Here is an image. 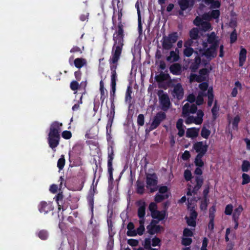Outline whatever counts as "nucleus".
I'll return each mask as SVG.
<instances>
[{
  "label": "nucleus",
  "instance_id": "nucleus-1",
  "mask_svg": "<svg viewBox=\"0 0 250 250\" xmlns=\"http://www.w3.org/2000/svg\"><path fill=\"white\" fill-rule=\"evenodd\" d=\"M219 45V41L214 32L208 34L207 39L203 42L202 48L197 52L198 57L195 58L197 64H206L211 59L217 56V47Z\"/></svg>",
  "mask_w": 250,
  "mask_h": 250
},
{
  "label": "nucleus",
  "instance_id": "nucleus-2",
  "mask_svg": "<svg viewBox=\"0 0 250 250\" xmlns=\"http://www.w3.org/2000/svg\"><path fill=\"white\" fill-rule=\"evenodd\" d=\"M220 15L218 10L212 11L210 14L207 13L203 15L202 17H197L194 21L195 25L200 26L203 31H208L212 30L211 26L209 22L206 21H209L211 19H217Z\"/></svg>",
  "mask_w": 250,
  "mask_h": 250
},
{
  "label": "nucleus",
  "instance_id": "nucleus-3",
  "mask_svg": "<svg viewBox=\"0 0 250 250\" xmlns=\"http://www.w3.org/2000/svg\"><path fill=\"white\" fill-rule=\"evenodd\" d=\"M114 40L115 44L113 49L115 48V50L113 52V55L110 59V61L112 63H115L119 59L122 51V47L123 45V33L122 30L120 29L116 34L114 35Z\"/></svg>",
  "mask_w": 250,
  "mask_h": 250
},
{
  "label": "nucleus",
  "instance_id": "nucleus-4",
  "mask_svg": "<svg viewBox=\"0 0 250 250\" xmlns=\"http://www.w3.org/2000/svg\"><path fill=\"white\" fill-rule=\"evenodd\" d=\"M62 125V124L55 122L52 124L50 127L48 135V143L52 148H55L59 144V131Z\"/></svg>",
  "mask_w": 250,
  "mask_h": 250
},
{
  "label": "nucleus",
  "instance_id": "nucleus-5",
  "mask_svg": "<svg viewBox=\"0 0 250 250\" xmlns=\"http://www.w3.org/2000/svg\"><path fill=\"white\" fill-rule=\"evenodd\" d=\"M188 209L190 210V215L188 217H186L187 222L188 226L195 227L196 225V219L197 217V213L193 209L194 207V202L193 203H189V201L192 202L191 199L188 197Z\"/></svg>",
  "mask_w": 250,
  "mask_h": 250
},
{
  "label": "nucleus",
  "instance_id": "nucleus-6",
  "mask_svg": "<svg viewBox=\"0 0 250 250\" xmlns=\"http://www.w3.org/2000/svg\"><path fill=\"white\" fill-rule=\"evenodd\" d=\"M149 210L151 212V215L152 218L156 219L159 221L164 219L165 217V212L164 211H159L157 209V206L155 203H151L148 207Z\"/></svg>",
  "mask_w": 250,
  "mask_h": 250
},
{
  "label": "nucleus",
  "instance_id": "nucleus-7",
  "mask_svg": "<svg viewBox=\"0 0 250 250\" xmlns=\"http://www.w3.org/2000/svg\"><path fill=\"white\" fill-rule=\"evenodd\" d=\"M177 39L178 35L177 33H174L170 34L168 37H164L162 43L163 48L167 50L170 49Z\"/></svg>",
  "mask_w": 250,
  "mask_h": 250
},
{
  "label": "nucleus",
  "instance_id": "nucleus-8",
  "mask_svg": "<svg viewBox=\"0 0 250 250\" xmlns=\"http://www.w3.org/2000/svg\"><path fill=\"white\" fill-rule=\"evenodd\" d=\"M196 117L193 116H189L188 117L185 123L186 124H195L196 125H201L203 122V117L204 116V113L201 110H199L197 112Z\"/></svg>",
  "mask_w": 250,
  "mask_h": 250
},
{
  "label": "nucleus",
  "instance_id": "nucleus-9",
  "mask_svg": "<svg viewBox=\"0 0 250 250\" xmlns=\"http://www.w3.org/2000/svg\"><path fill=\"white\" fill-rule=\"evenodd\" d=\"M157 177L155 174H148L146 177L147 188L151 192H154L157 190L156 185L157 184Z\"/></svg>",
  "mask_w": 250,
  "mask_h": 250
},
{
  "label": "nucleus",
  "instance_id": "nucleus-10",
  "mask_svg": "<svg viewBox=\"0 0 250 250\" xmlns=\"http://www.w3.org/2000/svg\"><path fill=\"white\" fill-rule=\"evenodd\" d=\"M199 88L201 91L196 100V104L199 105L202 104L203 103V97L206 95L205 92L208 90V85L206 83H203L199 84Z\"/></svg>",
  "mask_w": 250,
  "mask_h": 250
},
{
  "label": "nucleus",
  "instance_id": "nucleus-11",
  "mask_svg": "<svg viewBox=\"0 0 250 250\" xmlns=\"http://www.w3.org/2000/svg\"><path fill=\"white\" fill-rule=\"evenodd\" d=\"M193 148L198 154L203 155L207 150L208 145L205 143L199 142L193 145Z\"/></svg>",
  "mask_w": 250,
  "mask_h": 250
},
{
  "label": "nucleus",
  "instance_id": "nucleus-12",
  "mask_svg": "<svg viewBox=\"0 0 250 250\" xmlns=\"http://www.w3.org/2000/svg\"><path fill=\"white\" fill-rule=\"evenodd\" d=\"M165 117V114L163 112H160L157 114L151 124L150 129H154L156 128Z\"/></svg>",
  "mask_w": 250,
  "mask_h": 250
},
{
  "label": "nucleus",
  "instance_id": "nucleus-13",
  "mask_svg": "<svg viewBox=\"0 0 250 250\" xmlns=\"http://www.w3.org/2000/svg\"><path fill=\"white\" fill-rule=\"evenodd\" d=\"M147 231L151 234H154L161 232L163 228L160 225L156 224L153 221L147 226Z\"/></svg>",
  "mask_w": 250,
  "mask_h": 250
},
{
  "label": "nucleus",
  "instance_id": "nucleus-14",
  "mask_svg": "<svg viewBox=\"0 0 250 250\" xmlns=\"http://www.w3.org/2000/svg\"><path fill=\"white\" fill-rule=\"evenodd\" d=\"M116 66L111 67V86L112 88V92L114 95L116 91V81L117 79V75L116 72Z\"/></svg>",
  "mask_w": 250,
  "mask_h": 250
},
{
  "label": "nucleus",
  "instance_id": "nucleus-15",
  "mask_svg": "<svg viewBox=\"0 0 250 250\" xmlns=\"http://www.w3.org/2000/svg\"><path fill=\"white\" fill-rule=\"evenodd\" d=\"M197 106L195 104H190L186 103L183 107L182 114L183 116H187L189 113H193L197 110Z\"/></svg>",
  "mask_w": 250,
  "mask_h": 250
},
{
  "label": "nucleus",
  "instance_id": "nucleus-16",
  "mask_svg": "<svg viewBox=\"0 0 250 250\" xmlns=\"http://www.w3.org/2000/svg\"><path fill=\"white\" fill-rule=\"evenodd\" d=\"M173 96L176 97L178 99H181L184 96V90L182 85L177 83L173 87Z\"/></svg>",
  "mask_w": 250,
  "mask_h": 250
},
{
  "label": "nucleus",
  "instance_id": "nucleus-17",
  "mask_svg": "<svg viewBox=\"0 0 250 250\" xmlns=\"http://www.w3.org/2000/svg\"><path fill=\"white\" fill-rule=\"evenodd\" d=\"M139 208L138 209V215L139 217V220L141 219H145L144 216L146 214V204L143 201H140L138 202Z\"/></svg>",
  "mask_w": 250,
  "mask_h": 250
},
{
  "label": "nucleus",
  "instance_id": "nucleus-18",
  "mask_svg": "<svg viewBox=\"0 0 250 250\" xmlns=\"http://www.w3.org/2000/svg\"><path fill=\"white\" fill-rule=\"evenodd\" d=\"M179 51L176 49L175 51H170L169 55L167 57V60L170 62L177 61L179 59Z\"/></svg>",
  "mask_w": 250,
  "mask_h": 250
},
{
  "label": "nucleus",
  "instance_id": "nucleus-19",
  "mask_svg": "<svg viewBox=\"0 0 250 250\" xmlns=\"http://www.w3.org/2000/svg\"><path fill=\"white\" fill-rule=\"evenodd\" d=\"M178 3L181 9L185 10L193 5V0H179Z\"/></svg>",
  "mask_w": 250,
  "mask_h": 250
},
{
  "label": "nucleus",
  "instance_id": "nucleus-20",
  "mask_svg": "<svg viewBox=\"0 0 250 250\" xmlns=\"http://www.w3.org/2000/svg\"><path fill=\"white\" fill-rule=\"evenodd\" d=\"M247 50L244 48H241L240 52L239 53V66H242L246 60Z\"/></svg>",
  "mask_w": 250,
  "mask_h": 250
},
{
  "label": "nucleus",
  "instance_id": "nucleus-21",
  "mask_svg": "<svg viewBox=\"0 0 250 250\" xmlns=\"http://www.w3.org/2000/svg\"><path fill=\"white\" fill-rule=\"evenodd\" d=\"M199 129L195 128H188L186 132V136L189 138H195L196 137L199 133Z\"/></svg>",
  "mask_w": 250,
  "mask_h": 250
},
{
  "label": "nucleus",
  "instance_id": "nucleus-22",
  "mask_svg": "<svg viewBox=\"0 0 250 250\" xmlns=\"http://www.w3.org/2000/svg\"><path fill=\"white\" fill-rule=\"evenodd\" d=\"M139 223L140 226L136 230H135L136 235L137 234L142 235L145 231V219H141V220H139Z\"/></svg>",
  "mask_w": 250,
  "mask_h": 250
},
{
  "label": "nucleus",
  "instance_id": "nucleus-23",
  "mask_svg": "<svg viewBox=\"0 0 250 250\" xmlns=\"http://www.w3.org/2000/svg\"><path fill=\"white\" fill-rule=\"evenodd\" d=\"M51 209L50 206L45 202H42L39 206V210L41 212L46 213Z\"/></svg>",
  "mask_w": 250,
  "mask_h": 250
},
{
  "label": "nucleus",
  "instance_id": "nucleus-24",
  "mask_svg": "<svg viewBox=\"0 0 250 250\" xmlns=\"http://www.w3.org/2000/svg\"><path fill=\"white\" fill-rule=\"evenodd\" d=\"M181 70V65L178 63H175L172 65L170 67L171 72L174 75H179L180 74Z\"/></svg>",
  "mask_w": 250,
  "mask_h": 250
},
{
  "label": "nucleus",
  "instance_id": "nucleus-25",
  "mask_svg": "<svg viewBox=\"0 0 250 250\" xmlns=\"http://www.w3.org/2000/svg\"><path fill=\"white\" fill-rule=\"evenodd\" d=\"M86 61L83 58H77L74 60L75 66L78 68H80L86 65Z\"/></svg>",
  "mask_w": 250,
  "mask_h": 250
},
{
  "label": "nucleus",
  "instance_id": "nucleus-26",
  "mask_svg": "<svg viewBox=\"0 0 250 250\" xmlns=\"http://www.w3.org/2000/svg\"><path fill=\"white\" fill-rule=\"evenodd\" d=\"M176 126L178 130V135L180 137L183 136L185 133V130L183 127V120L182 119L178 120L177 122Z\"/></svg>",
  "mask_w": 250,
  "mask_h": 250
},
{
  "label": "nucleus",
  "instance_id": "nucleus-27",
  "mask_svg": "<svg viewBox=\"0 0 250 250\" xmlns=\"http://www.w3.org/2000/svg\"><path fill=\"white\" fill-rule=\"evenodd\" d=\"M127 235L129 236H136L135 230L134 229V226L131 222L128 223L127 226Z\"/></svg>",
  "mask_w": 250,
  "mask_h": 250
},
{
  "label": "nucleus",
  "instance_id": "nucleus-28",
  "mask_svg": "<svg viewBox=\"0 0 250 250\" xmlns=\"http://www.w3.org/2000/svg\"><path fill=\"white\" fill-rule=\"evenodd\" d=\"M160 100L161 104L165 107L167 108L169 104V100L168 96L166 94H163L160 97Z\"/></svg>",
  "mask_w": 250,
  "mask_h": 250
},
{
  "label": "nucleus",
  "instance_id": "nucleus-29",
  "mask_svg": "<svg viewBox=\"0 0 250 250\" xmlns=\"http://www.w3.org/2000/svg\"><path fill=\"white\" fill-rule=\"evenodd\" d=\"M207 96L208 97V105L210 106L213 103V96L212 94V88L209 87L208 88Z\"/></svg>",
  "mask_w": 250,
  "mask_h": 250
},
{
  "label": "nucleus",
  "instance_id": "nucleus-30",
  "mask_svg": "<svg viewBox=\"0 0 250 250\" xmlns=\"http://www.w3.org/2000/svg\"><path fill=\"white\" fill-rule=\"evenodd\" d=\"M206 3L208 4H211V7L213 8H219L220 5V3L218 0H205Z\"/></svg>",
  "mask_w": 250,
  "mask_h": 250
},
{
  "label": "nucleus",
  "instance_id": "nucleus-31",
  "mask_svg": "<svg viewBox=\"0 0 250 250\" xmlns=\"http://www.w3.org/2000/svg\"><path fill=\"white\" fill-rule=\"evenodd\" d=\"M188 42H186L184 44L185 49H184V54L185 56H186L187 57H189L192 54V53L193 52V50L192 48H191L190 47H188Z\"/></svg>",
  "mask_w": 250,
  "mask_h": 250
},
{
  "label": "nucleus",
  "instance_id": "nucleus-32",
  "mask_svg": "<svg viewBox=\"0 0 250 250\" xmlns=\"http://www.w3.org/2000/svg\"><path fill=\"white\" fill-rule=\"evenodd\" d=\"M168 75L164 73H161L159 75H157L155 79L158 82H162L166 80L168 78Z\"/></svg>",
  "mask_w": 250,
  "mask_h": 250
},
{
  "label": "nucleus",
  "instance_id": "nucleus-33",
  "mask_svg": "<svg viewBox=\"0 0 250 250\" xmlns=\"http://www.w3.org/2000/svg\"><path fill=\"white\" fill-rule=\"evenodd\" d=\"M203 155H200V154H198L195 160V164L196 166L198 167H202L204 165V162H203L202 160V157Z\"/></svg>",
  "mask_w": 250,
  "mask_h": 250
},
{
  "label": "nucleus",
  "instance_id": "nucleus-34",
  "mask_svg": "<svg viewBox=\"0 0 250 250\" xmlns=\"http://www.w3.org/2000/svg\"><path fill=\"white\" fill-rule=\"evenodd\" d=\"M65 165V159L64 155H62L61 158L58 160L57 163V167L60 170H62Z\"/></svg>",
  "mask_w": 250,
  "mask_h": 250
},
{
  "label": "nucleus",
  "instance_id": "nucleus-35",
  "mask_svg": "<svg viewBox=\"0 0 250 250\" xmlns=\"http://www.w3.org/2000/svg\"><path fill=\"white\" fill-rule=\"evenodd\" d=\"M169 194L168 193H166L165 194H161L160 193L156 195L155 200L157 202H160L164 199L167 198Z\"/></svg>",
  "mask_w": 250,
  "mask_h": 250
},
{
  "label": "nucleus",
  "instance_id": "nucleus-36",
  "mask_svg": "<svg viewBox=\"0 0 250 250\" xmlns=\"http://www.w3.org/2000/svg\"><path fill=\"white\" fill-rule=\"evenodd\" d=\"M241 85L240 83L238 82H237L235 83V87L232 89V91L231 92V95L232 97H236L238 93V89H241Z\"/></svg>",
  "mask_w": 250,
  "mask_h": 250
},
{
  "label": "nucleus",
  "instance_id": "nucleus-37",
  "mask_svg": "<svg viewBox=\"0 0 250 250\" xmlns=\"http://www.w3.org/2000/svg\"><path fill=\"white\" fill-rule=\"evenodd\" d=\"M242 210L243 208L241 206H239L234 210L233 213V218L235 221L236 219L238 218V216L240 214L241 212L242 211Z\"/></svg>",
  "mask_w": 250,
  "mask_h": 250
},
{
  "label": "nucleus",
  "instance_id": "nucleus-38",
  "mask_svg": "<svg viewBox=\"0 0 250 250\" xmlns=\"http://www.w3.org/2000/svg\"><path fill=\"white\" fill-rule=\"evenodd\" d=\"M250 169V163L248 161H244L242 165L243 171L247 172Z\"/></svg>",
  "mask_w": 250,
  "mask_h": 250
},
{
  "label": "nucleus",
  "instance_id": "nucleus-39",
  "mask_svg": "<svg viewBox=\"0 0 250 250\" xmlns=\"http://www.w3.org/2000/svg\"><path fill=\"white\" fill-rule=\"evenodd\" d=\"M192 242V239L189 237H186L183 236L182 240V244L185 246H188Z\"/></svg>",
  "mask_w": 250,
  "mask_h": 250
},
{
  "label": "nucleus",
  "instance_id": "nucleus-40",
  "mask_svg": "<svg viewBox=\"0 0 250 250\" xmlns=\"http://www.w3.org/2000/svg\"><path fill=\"white\" fill-rule=\"evenodd\" d=\"M210 131L206 128H203L201 131V136L204 138H208L210 135Z\"/></svg>",
  "mask_w": 250,
  "mask_h": 250
},
{
  "label": "nucleus",
  "instance_id": "nucleus-41",
  "mask_svg": "<svg viewBox=\"0 0 250 250\" xmlns=\"http://www.w3.org/2000/svg\"><path fill=\"white\" fill-rule=\"evenodd\" d=\"M39 237L42 240H45L48 236L47 232L45 230H41L39 232Z\"/></svg>",
  "mask_w": 250,
  "mask_h": 250
},
{
  "label": "nucleus",
  "instance_id": "nucleus-42",
  "mask_svg": "<svg viewBox=\"0 0 250 250\" xmlns=\"http://www.w3.org/2000/svg\"><path fill=\"white\" fill-rule=\"evenodd\" d=\"M240 118L239 116H236L233 120L231 121V123L233 125V128L234 129H236L238 126V124L240 121Z\"/></svg>",
  "mask_w": 250,
  "mask_h": 250
},
{
  "label": "nucleus",
  "instance_id": "nucleus-43",
  "mask_svg": "<svg viewBox=\"0 0 250 250\" xmlns=\"http://www.w3.org/2000/svg\"><path fill=\"white\" fill-rule=\"evenodd\" d=\"M190 37L193 39H195L198 36V30L197 28L192 29L190 32Z\"/></svg>",
  "mask_w": 250,
  "mask_h": 250
},
{
  "label": "nucleus",
  "instance_id": "nucleus-44",
  "mask_svg": "<svg viewBox=\"0 0 250 250\" xmlns=\"http://www.w3.org/2000/svg\"><path fill=\"white\" fill-rule=\"evenodd\" d=\"M193 235V229L186 228L184 230L183 236L186 237H191Z\"/></svg>",
  "mask_w": 250,
  "mask_h": 250
},
{
  "label": "nucleus",
  "instance_id": "nucleus-45",
  "mask_svg": "<svg viewBox=\"0 0 250 250\" xmlns=\"http://www.w3.org/2000/svg\"><path fill=\"white\" fill-rule=\"evenodd\" d=\"M242 179H243V181H242V185L247 184L250 182V177L247 174H245V173L243 174Z\"/></svg>",
  "mask_w": 250,
  "mask_h": 250
},
{
  "label": "nucleus",
  "instance_id": "nucleus-46",
  "mask_svg": "<svg viewBox=\"0 0 250 250\" xmlns=\"http://www.w3.org/2000/svg\"><path fill=\"white\" fill-rule=\"evenodd\" d=\"M70 86L72 90L76 91L79 88V84L77 82L73 81L70 83Z\"/></svg>",
  "mask_w": 250,
  "mask_h": 250
},
{
  "label": "nucleus",
  "instance_id": "nucleus-47",
  "mask_svg": "<svg viewBox=\"0 0 250 250\" xmlns=\"http://www.w3.org/2000/svg\"><path fill=\"white\" fill-rule=\"evenodd\" d=\"M159 192L161 194L168 193L169 195V193L168 192V188L167 186L160 187L159 188Z\"/></svg>",
  "mask_w": 250,
  "mask_h": 250
},
{
  "label": "nucleus",
  "instance_id": "nucleus-48",
  "mask_svg": "<svg viewBox=\"0 0 250 250\" xmlns=\"http://www.w3.org/2000/svg\"><path fill=\"white\" fill-rule=\"evenodd\" d=\"M233 210V207L231 205H228L226 208L225 210V213L226 215H230L232 213Z\"/></svg>",
  "mask_w": 250,
  "mask_h": 250
},
{
  "label": "nucleus",
  "instance_id": "nucleus-49",
  "mask_svg": "<svg viewBox=\"0 0 250 250\" xmlns=\"http://www.w3.org/2000/svg\"><path fill=\"white\" fill-rule=\"evenodd\" d=\"M184 177L187 181L190 180L192 178V174L190 170H186L184 172Z\"/></svg>",
  "mask_w": 250,
  "mask_h": 250
},
{
  "label": "nucleus",
  "instance_id": "nucleus-50",
  "mask_svg": "<svg viewBox=\"0 0 250 250\" xmlns=\"http://www.w3.org/2000/svg\"><path fill=\"white\" fill-rule=\"evenodd\" d=\"M137 123L140 125H143L144 124V116L143 114H139L137 118Z\"/></svg>",
  "mask_w": 250,
  "mask_h": 250
},
{
  "label": "nucleus",
  "instance_id": "nucleus-51",
  "mask_svg": "<svg viewBox=\"0 0 250 250\" xmlns=\"http://www.w3.org/2000/svg\"><path fill=\"white\" fill-rule=\"evenodd\" d=\"M219 110V106L217 105L216 102L215 101L214 104V106L211 110L212 114L214 117H215L216 114Z\"/></svg>",
  "mask_w": 250,
  "mask_h": 250
},
{
  "label": "nucleus",
  "instance_id": "nucleus-52",
  "mask_svg": "<svg viewBox=\"0 0 250 250\" xmlns=\"http://www.w3.org/2000/svg\"><path fill=\"white\" fill-rule=\"evenodd\" d=\"M190 157V153L188 151L186 150L182 155V158L184 160H188Z\"/></svg>",
  "mask_w": 250,
  "mask_h": 250
},
{
  "label": "nucleus",
  "instance_id": "nucleus-53",
  "mask_svg": "<svg viewBox=\"0 0 250 250\" xmlns=\"http://www.w3.org/2000/svg\"><path fill=\"white\" fill-rule=\"evenodd\" d=\"M127 243L131 246H136L138 245L139 242L137 240L130 239L128 240Z\"/></svg>",
  "mask_w": 250,
  "mask_h": 250
},
{
  "label": "nucleus",
  "instance_id": "nucleus-54",
  "mask_svg": "<svg viewBox=\"0 0 250 250\" xmlns=\"http://www.w3.org/2000/svg\"><path fill=\"white\" fill-rule=\"evenodd\" d=\"M202 80V79L201 78H199L198 76H197L194 74H191L190 77V82H192L194 81H196L197 82H200Z\"/></svg>",
  "mask_w": 250,
  "mask_h": 250
},
{
  "label": "nucleus",
  "instance_id": "nucleus-55",
  "mask_svg": "<svg viewBox=\"0 0 250 250\" xmlns=\"http://www.w3.org/2000/svg\"><path fill=\"white\" fill-rule=\"evenodd\" d=\"M215 208L214 206H212L209 209V218L211 219H214V213L215 212Z\"/></svg>",
  "mask_w": 250,
  "mask_h": 250
},
{
  "label": "nucleus",
  "instance_id": "nucleus-56",
  "mask_svg": "<svg viewBox=\"0 0 250 250\" xmlns=\"http://www.w3.org/2000/svg\"><path fill=\"white\" fill-rule=\"evenodd\" d=\"M63 138L66 139H70L71 137V133L69 131H64L62 133Z\"/></svg>",
  "mask_w": 250,
  "mask_h": 250
},
{
  "label": "nucleus",
  "instance_id": "nucleus-57",
  "mask_svg": "<svg viewBox=\"0 0 250 250\" xmlns=\"http://www.w3.org/2000/svg\"><path fill=\"white\" fill-rule=\"evenodd\" d=\"M152 245L153 247L159 246L160 243V240L157 237H154L152 240Z\"/></svg>",
  "mask_w": 250,
  "mask_h": 250
},
{
  "label": "nucleus",
  "instance_id": "nucleus-58",
  "mask_svg": "<svg viewBox=\"0 0 250 250\" xmlns=\"http://www.w3.org/2000/svg\"><path fill=\"white\" fill-rule=\"evenodd\" d=\"M207 246H208V239L206 238H204V239L203 241L202 246L201 250H208L207 249Z\"/></svg>",
  "mask_w": 250,
  "mask_h": 250
},
{
  "label": "nucleus",
  "instance_id": "nucleus-59",
  "mask_svg": "<svg viewBox=\"0 0 250 250\" xmlns=\"http://www.w3.org/2000/svg\"><path fill=\"white\" fill-rule=\"evenodd\" d=\"M207 203L206 199H205L204 201L202 202L201 204L200 205V208L202 210H205L207 209Z\"/></svg>",
  "mask_w": 250,
  "mask_h": 250
},
{
  "label": "nucleus",
  "instance_id": "nucleus-60",
  "mask_svg": "<svg viewBox=\"0 0 250 250\" xmlns=\"http://www.w3.org/2000/svg\"><path fill=\"white\" fill-rule=\"evenodd\" d=\"M58 189V186L56 185H52L50 186V191L52 193H56Z\"/></svg>",
  "mask_w": 250,
  "mask_h": 250
},
{
  "label": "nucleus",
  "instance_id": "nucleus-61",
  "mask_svg": "<svg viewBox=\"0 0 250 250\" xmlns=\"http://www.w3.org/2000/svg\"><path fill=\"white\" fill-rule=\"evenodd\" d=\"M214 228L213 219H210L209 222L208 224V229L212 230Z\"/></svg>",
  "mask_w": 250,
  "mask_h": 250
},
{
  "label": "nucleus",
  "instance_id": "nucleus-62",
  "mask_svg": "<svg viewBox=\"0 0 250 250\" xmlns=\"http://www.w3.org/2000/svg\"><path fill=\"white\" fill-rule=\"evenodd\" d=\"M209 72L208 69L207 68H204L200 70V74L201 77H203V76L206 75Z\"/></svg>",
  "mask_w": 250,
  "mask_h": 250
},
{
  "label": "nucleus",
  "instance_id": "nucleus-63",
  "mask_svg": "<svg viewBox=\"0 0 250 250\" xmlns=\"http://www.w3.org/2000/svg\"><path fill=\"white\" fill-rule=\"evenodd\" d=\"M144 191V186L141 184L137 185V192L140 194L143 193Z\"/></svg>",
  "mask_w": 250,
  "mask_h": 250
},
{
  "label": "nucleus",
  "instance_id": "nucleus-64",
  "mask_svg": "<svg viewBox=\"0 0 250 250\" xmlns=\"http://www.w3.org/2000/svg\"><path fill=\"white\" fill-rule=\"evenodd\" d=\"M187 100L190 103H193L195 100V96L193 94H190L188 97Z\"/></svg>",
  "mask_w": 250,
  "mask_h": 250
}]
</instances>
